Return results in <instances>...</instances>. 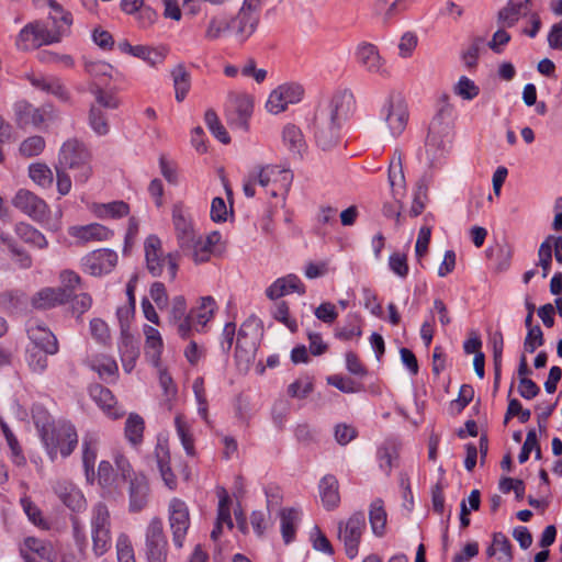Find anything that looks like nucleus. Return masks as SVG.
I'll use <instances>...</instances> for the list:
<instances>
[{
  "label": "nucleus",
  "instance_id": "nucleus-1",
  "mask_svg": "<svg viewBox=\"0 0 562 562\" xmlns=\"http://www.w3.org/2000/svg\"><path fill=\"white\" fill-rule=\"evenodd\" d=\"M355 97L348 90L339 91L330 101L319 106L314 115V135L316 144L323 150L334 148L340 139V128L352 113Z\"/></svg>",
  "mask_w": 562,
  "mask_h": 562
},
{
  "label": "nucleus",
  "instance_id": "nucleus-2",
  "mask_svg": "<svg viewBox=\"0 0 562 562\" xmlns=\"http://www.w3.org/2000/svg\"><path fill=\"white\" fill-rule=\"evenodd\" d=\"M48 5L50 10L47 24L29 23L21 30L16 38V45L21 49L27 50L44 44L57 43L69 33L72 23L70 13L65 12L56 1L49 0Z\"/></svg>",
  "mask_w": 562,
  "mask_h": 562
},
{
  "label": "nucleus",
  "instance_id": "nucleus-3",
  "mask_svg": "<svg viewBox=\"0 0 562 562\" xmlns=\"http://www.w3.org/2000/svg\"><path fill=\"white\" fill-rule=\"evenodd\" d=\"M440 102L441 105L429 125L425 144L430 165H435L445 156L448 150V145L450 144V128L447 123H443V120L451 113L449 95L442 94Z\"/></svg>",
  "mask_w": 562,
  "mask_h": 562
},
{
  "label": "nucleus",
  "instance_id": "nucleus-4",
  "mask_svg": "<svg viewBox=\"0 0 562 562\" xmlns=\"http://www.w3.org/2000/svg\"><path fill=\"white\" fill-rule=\"evenodd\" d=\"M56 167L74 171L75 181L86 183L92 175L91 153L81 140L69 138L59 149Z\"/></svg>",
  "mask_w": 562,
  "mask_h": 562
},
{
  "label": "nucleus",
  "instance_id": "nucleus-5",
  "mask_svg": "<svg viewBox=\"0 0 562 562\" xmlns=\"http://www.w3.org/2000/svg\"><path fill=\"white\" fill-rule=\"evenodd\" d=\"M40 434L52 461L57 458L58 452L64 458L70 456L78 443V435L71 424H44Z\"/></svg>",
  "mask_w": 562,
  "mask_h": 562
},
{
  "label": "nucleus",
  "instance_id": "nucleus-6",
  "mask_svg": "<svg viewBox=\"0 0 562 562\" xmlns=\"http://www.w3.org/2000/svg\"><path fill=\"white\" fill-rule=\"evenodd\" d=\"M383 122V134L394 139L406 128L409 113L405 99L400 93H391L380 112Z\"/></svg>",
  "mask_w": 562,
  "mask_h": 562
},
{
  "label": "nucleus",
  "instance_id": "nucleus-7",
  "mask_svg": "<svg viewBox=\"0 0 562 562\" xmlns=\"http://www.w3.org/2000/svg\"><path fill=\"white\" fill-rule=\"evenodd\" d=\"M146 268L153 277H160L165 266L169 280L173 281L178 272V258L179 251L169 252L164 255L161 249V241L156 235H149L144 244Z\"/></svg>",
  "mask_w": 562,
  "mask_h": 562
},
{
  "label": "nucleus",
  "instance_id": "nucleus-8",
  "mask_svg": "<svg viewBox=\"0 0 562 562\" xmlns=\"http://www.w3.org/2000/svg\"><path fill=\"white\" fill-rule=\"evenodd\" d=\"M92 550L97 557L103 555L112 546L111 517L108 506L99 502L91 510Z\"/></svg>",
  "mask_w": 562,
  "mask_h": 562
},
{
  "label": "nucleus",
  "instance_id": "nucleus-9",
  "mask_svg": "<svg viewBox=\"0 0 562 562\" xmlns=\"http://www.w3.org/2000/svg\"><path fill=\"white\" fill-rule=\"evenodd\" d=\"M145 552L148 562H167L168 541L159 517H153L146 527Z\"/></svg>",
  "mask_w": 562,
  "mask_h": 562
},
{
  "label": "nucleus",
  "instance_id": "nucleus-10",
  "mask_svg": "<svg viewBox=\"0 0 562 562\" xmlns=\"http://www.w3.org/2000/svg\"><path fill=\"white\" fill-rule=\"evenodd\" d=\"M14 113L20 125L32 124L40 127L46 122L59 120V113L52 103L35 108L27 101H19L14 104Z\"/></svg>",
  "mask_w": 562,
  "mask_h": 562
},
{
  "label": "nucleus",
  "instance_id": "nucleus-11",
  "mask_svg": "<svg viewBox=\"0 0 562 562\" xmlns=\"http://www.w3.org/2000/svg\"><path fill=\"white\" fill-rule=\"evenodd\" d=\"M366 529V516L363 512H356L347 521L338 524L339 539L345 544L348 558L353 559L358 554L362 532Z\"/></svg>",
  "mask_w": 562,
  "mask_h": 562
},
{
  "label": "nucleus",
  "instance_id": "nucleus-12",
  "mask_svg": "<svg viewBox=\"0 0 562 562\" xmlns=\"http://www.w3.org/2000/svg\"><path fill=\"white\" fill-rule=\"evenodd\" d=\"M168 521L172 533V542L182 548L190 527V513L187 504L180 498H172L168 505Z\"/></svg>",
  "mask_w": 562,
  "mask_h": 562
},
{
  "label": "nucleus",
  "instance_id": "nucleus-13",
  "mask_svg": "<svg viewBox=\"0 0 562 562\" xmlns=\"http://www.w3.org/2000/svg\"><path fill=\"white\" fill-rule=\"evenodd\" d=\"M12 204L34 221L43 223L48 218V206L45 201L26 189H20L15 193Z\"/></svg>",
  "mask_w": 562,
  "mask_h": 562
},
{
  "label": "nucleus",
  "instance_id": "nucleus-14",
  "mask_svg": "<svg viewBox=\"0 0 562 562\" xmlns=\"http://www.w3.org/2000/svg\"><path fill=\"white\" fill-rule=\"evenodd\" d=\"M302 95L303 88L300 85H282L270 93L266 108L270 113L279 114L289 104L299 102Z\"/></svg>",
  "mask_w": 562,
  "mask_h": 562
},
{
  "label": "nucleus",
  "instance_id": "nucleus-15",
  "mask_svg": "<svg viewBox=\"0 0 562 562\" xmlns=\"http://www.w3.org/2000/svg\"><path fill=\"white\" fill-rule=\"evenodd\" d=\"M172 225L178 247L181 245L188 246V243L192 241V238L199 234L194 228L191 214L181 202L172 206Z\"/></svg>",
  "mask_w": 562,
  "mask_h": 562
},
{
  "label": "nucleus",
  "instance_id": "nucleus-16",
  "mask_svg": "<svg viewBox=\"0 0 562 562\" xmlns=\"http://www.w3.org/2000/svg\"><path fill=\"white\" fill-rule=\"evenodd\" d=\"M117 262V255L111 249L94 250L82 258L83 270L99 277L109 273Z\"/></svg>",
  "mask_w": 562,
  "mask_h": 562
},
{
  "label": "nucleus",
  "instance_id": "nucleus-17",
  "mask_svg": "<svg viewBox=\"0 0 562 562\" xmlns=\"http://www.w3.org/2000/svg\"><path fill=\"white\" fill-rule=\"evenodd\" d=\"M29 80L34 88L53 94L64 103H72L71 93L60 78L55 76H30Z\"/></svg>",
  "mask_w": 562,
  "mask_h": 562
},
{
  "label": "nucleus",
  "instance_id": "nucleus-18",
  "mask_svg": "<svg viewBox=\"0 0 562 562\" xmlns=\"http://www.w3.org/2000/svg\"><path fill=\"white\" fill-rule=\"evenodd\" d=\"M149 501V485L143 474H136L130 479L128 485V510L131 513L142 512Z\"/></svg>",
  "mask_w": 562,
  "mask_h": 562
},
{
  "label": "nucleus",
  "instance_id": "nucleus-19",
  "mask_svg": "<svg viewBox=\"0 0 562 562\" xmlns=\"http://www.w3.org/2000/svg\"><path fill=\"white\" fill-rule=\"evenodd\" d=\"M356 59L368 72L384 76V60L380 56L378 47L370 43H362L357 47Z\"/></svg>",
  "mask_w": 562,
  "mask_h": 562
},
{
  "label": "nucleus",
  "instance_id": "nucleus-20",
  "mask_svg": "<svg viewBox=\"0 0 562 562\" xmlns=\"http://www.w3.org/2000/svg\"><path fill=\"white\" fill-rule=\"evenodd\" d=\"M27 335L35 347L40 348L44 353L55 355L58 352L57 338L43 323H30Z\"/></svg>",
  "mask_w": 562,
  "mask_h": 562
},
{
  "label": "nucleus",
  "instance_id": "nucleus-21",
  "mask_svg": "<svg viewBox=\"0 0 562 562\" xmlns=\"http://www.w3.org/2000/svg\"><path fill=\"white\" fill-rule=\"evenodd\" d=\"M306 291L304 283L296 274H288L282 278H278L266 290L268 299L274 301L289 293L304 294Z\"/></svg>",
  "mask_w": 562,
  "mask_h": 562
},
{
  "label": "nucleus",
  "instance_id": "nucleus-22",
  "mask_svg": "<svg viewBox=\"0 0 562 562\" xmlns=\"http://www.w3.org/2000/svg\"><path fill=\"white\" fill-rule=\"evenodd\" d=\"M531 0H508L497 12V23L503 27H513L521 16L528 15Z\"/></svg>",
  "mask_w": 562,
  "mask_h": 562
},
{
  "label": "nucleus",
  "instance_id": "nucleus-23",
  "mask_svg": "<svg viewBox=\"0 0 562 562\" xmlns=\"http://www.w3.org/2000/svg\"><path fill=\"white\" fill-rule=\"evenodd\" d=\"M256 352H257L256 342L248 340L244 330L240 329L237 335L236 350H235L236 366L240 372L247 373L249 371L250 366L255 360Z\"/></svg>",
  "mask_w": 562,
  "mask_h": 562
},
{
  "label": "nucleus",
  "instance_id": "nucleus-24",
  "mask_svg": "<svg viewBox=\"0 0 562 562\" xmlns=\"http://www.w3.org/2000/svg\"><path fill=\"white\" fill-rule=\"evenodd\" d=\"M58 498L72 512L86 509L87 502L82 492L70 482H58L55 486Z\"/></svg>",
  "mask_w": 562,
  "mask_h": 562
},
{
  "label": "nucleus",
  "instance_id": "nucleus-25",
  "mask_svg": "<svg viewBox=\"0 0 562 562\" xmlns=\"http://www.w3.org/2000/svg\"><path fill=\"white\" fill-rule=\"evenodd\" d=\"M233 112L236 117H231L233 124L246 131L248 128V120L252 114L254 102L247 94H229Z\"/></svg>",
  "mask_w": 562,
  "mask_h": 562
},
{
  "label": "nucleus",
  "instance_id": "nucleus-26",
  "mask_svg": "<svg viewBox=\"0 0 562 562\" xmlns=\"http://www.w3.org/2000/svg\"><path fill=\"white\" fill-rule=\"evenodd\" d=\"M89 393L97 405L112 418L117 419L124 415V412H119L116 408L115 397L108 387L93 384L90 386Z\"/></svg>",
  "mask_w": 562,
  "mask_h": 562
},
{
  "label": "nucleus",
  "instance_id": "nucleus-27",
  "mask_svg": "<svg viewBox=\"0 0 562 562\" xmlns=\"http://www.w3.org/2000/svg\"><path fill=\"white\" fill-rule=\"evenodd\" d=\"M160 476L170 490L176 488L177 479L170 468V452L166 441H158L154 451Z\"/></svg>",
  "mask_w": 562,
  "mask_h": 562
},
{
  "label": "nucleus",
  "instance_id": "nucleus-28",
  "mask_svg": "<svg viewBox=\"0 0 562 562\" xmlns=\"http://www.w3.org/2000/svg\"><path fill=\"white\" fill-rule=\"evenodd\" d=\"M188 244V246H179V251L183 256L191 258L194 263H204L211 259L212 250L205 244L204 236L198 234Z\"/></svg>",
  "mask_w": 562,
  "mask_h": 562
},
{
  "label": "nucleus",
  "instance_id": "nucleus-29",
  "mask_svg": "<svg viewBox=\"0 0 562 562\" xmlns=\"http://www.w3.org/2000/svg\"><path fill=\"white\" fill-rule=\"evenodd\" d=\"M69 235L87 243L90 240H105L112 235V232L99 223H92L85 226L70 227Z\"/></svg>",
  "mask_w": 562,
  "mask_h": 562
},
{
  "label": "nucleus",
  "instance_id": "nucleus-30",
  "mask_svg": "<svg viewBox=\"0 0 562 562\" xmlns=\"http://www.w3.org/2000/svg\"><path fill=\"white\" fill-rule=\"evenodd\" d=\"M60 286H57L63 301L70 302L78 291L83 290V283L78 273L72 270H63L59 274Z\"/></svg>",
  "mask_w": 562,
  "mask_h": 562
},
{
  "label": "nucleus",
  "instance_id": "nucleus-31",
  "mask_svg": "<svg viewBox=\"0 0 562 562\" xmlns=\"http://www.w3.org/2000/svg\"><path fill=\"white\" fill-rule=\"evenodd\" d=\"M283 145L294 157H302V153L306 148V143L302 131L294 124H288L282 131Z\"/></svg>",
  "mask_w": 562,
  "mask_h": 562
},
{
  "label": "nucleus",
  "instance_id": "nucleus-32",
  "mask_svg": "<svg viewBox=\"0 0 562 562\" xmlns=\"http://www.w3.org/2000/svg\"><path fill=\"white\" fill-rule=\"evenodd\" d=\"M389 182L393 196L396 199L403 195L405 177L402 168V154L396 150L389 168Z\"/></svg>",
  "mask_w": 562,
  "mask_h": 562
},
{
  "label": "nucleus",
  "instance_id": "nucleus-33",
  "mask_svg": "<svg viewBox=\"0 0 562 562\" xmlns=\"http://www.w3.org/2000/svg\"><path fill=\"white\" fill-rule=\"evenodd\" d=\"M259 22V16H250L244 12L237 13L234 19H231L232 29L236 37L240 42H245L256 30Z\"/></svg>",
  "mask_w": 562,
  "mask_h": 562
},
{
  "label": "nucleus",
  "instance_id": "nucleus-34",
  "mask_svg": "<svg viewBox=\"0 0 562 562\" xmlns=\"http://www.w3.org/2000/svg\"><path fill=\"white\" fill-rule=\"evenodd\" d=\"M319 493L324 506L328 509L335 508L340 502L338 481L334 475L328 474L321 480Z\"/></svg>",
  "mask_w": 562,
  "mask_h": 562
},
{
  "label": "nucleus",
  "instance_id": "nucleus-35",
  "mask_svg": "<svg viewBox=\"0 0 562 562\" xmlns=\"http://www.w3.org/2000/svg\"><path fill=\"white\" fill-rule=\"evenodd\" d=\"M387 514L384 509V503L381 498L374 499L370 504L369 521L372 532L376 537H382L385 533Z\"/></svg>",
  "mask_w": 562,
  "mask_h": 562
},
{
  "label": "nucleus",
  "instance_id": "nucleus-36",
  "mask_svg": "<svg viewBox=\"0 0 562 562\" xmlns=\"http://www.w3.org/2000/svg\"><path fill=\"white\" fill-rule=\"evenodd\" d=\"M171 77L175 88V98L178 102H182L191 87V76L183 64L177 65L171 70Z\"/></svg>",
  "mask_w": 562,
  "mask_h": 562
},
{
  "label": "nucleus",
  "instance_id": "nucleus-37",
  "mask_svg": "<svg viewBox=\"0 0 562 562\" xmlns=\"http://www.w3.org/2000/svg\"><path fill=\"white\" fill-rule=\"evenodd\" d=\"M22 548L27 552L35 553L41 559H44L48 562H56L57 554L53 544L48 541L37 539L35 537H27L24 539Z\"/></svg>",
  "mask_w": 562,
  "mask_h": 562
},
{
  "label": "nucleus",
  "instance_id": "nucleus-38",
  "mask_svg": "<svg viewBox=\"0 0 562 562\" xmlns=\"http://www.w3.org/2000/svg\"><path fill=\"white\" fill-rule=\"evenodd\" d=\"M31 303L32 306L37 310H48L65 304L56 288H44L40 290L34 294Z\"/></svg>",
  "mask_w": 562,
  "mask_h": 562
},
{
  "label": "nucleus",
  "instance_id": "nucleus-39",
  "mask_svg": "<svg viewBox=\"0 0 562 562\" xmlns=\"http://www.w3.org/2000/svg\"><path fill=\"white\" fill-rule=\"evenodd\" d=\"M280 518L282 538L288 544L295 537L296 525L300 520V515L295 508H283L280 512Z\"/></svg>",
  "mask_w": 562,
  "mask_h": 562
},
{
  "label": "nucleus",
  "instance_id": "nucleus-40",
  "mask_svg": "<svg viewBox=\"0 0 562 562\" xmlns=\"http://www.w3.org/2000/svg\"><path fill=\"white\" fill-rule=\"evenodd\" d=\"M144 334L146 337V353L155 363H158L164 348L161 335L158 329L149 325L144 327Z\"/></svg>",
  "mask_w": 562,
  "mask_h": 562
},
{
  "label": "nucleus",
  "instance_id": "nucleus-41",
  "mask_svg": "<svg viewBox=\"0 0 562 562\" xmlns=\"http://www.w3.org/2000/svg\"><path fill=\"white\" fill-rule=\"evenodd\" d=\"M15 233L23 241L40 249H44L48 245L45 236L40 231L26 223L16 224Z\"/></svg>",
  "mask_w": 562,
  "mask_h": 562
},
{
  "label": "nucleus",
  "instance_id": "nucleus-42",
  "mask_svg": "<svg viewBox=\"0 0 562 562\" xmlns=\"http://www.w3.org/2000/svg\"><path fill=\"white\" fill-rule=\"evenodd\" d=\"M281 176L282 181L290 182L292 179V175L288 169H280L279 166L268 165L258 170L255 176V180L261 187H267L271 181H277V177Z\"/></svg>",
  "mask_w": 562,
  "mask_h": 562
},
{
  "label": "nucleus",
  "instance_id": "nucleus-43",
  "mask_svg": "<svg viewBox=\"0 0 562 562\" xmlns=\"http://www.w3.org/2000/svg\"><path fill=\"white\" fill-rule=\"evenodd\" d=\"M89 91L95 99L93 104L100 109L115 110L121 104L120 99L112 91H105L97 83H91Z\"/></svg>",
  "mask_w": 562,
  "mask_h": 562
},
{
  "label": "nucleus",
  "instance_id": "nucleus-44",
  "mask_svg": "<svg viewBox=\"0 0 562 562\" xmlns=\"http://www.w3.org/2000/svg\"><path fill=\"white\" fill-rule=\"evenodd\" d=\"M93 211L100 218H121L128 215L130 206L124 201H113L105 204H97Z\"/></svg>",
  "mask_w": 562,
  "mask_h": 562
},
{
  "label": "nucleus",
  "instance_id": "nucleus-45",
  "mask_svg": "<svg viewBox=\"0 0 562 562\" xmlns=\"http://www.w3.org/2000/svg\"><path fill=\"white\" fill-rule=\"evenodd\" d=\"M145 423L138 414H131L125 422V437L132 445H138L143 440Z\"/></svg>",
  "mask_w": 562,
  "mask_h": 562
},
{
  "label": "nucleus",
  "instance_id": "nucleus-46",
  "mask_svg": "<svg viewBox=\"0 0 562 562\" xmlns=\"http://www.w3.org/2000/svg\"><path fill=\"white\" fill-rule=\"evenodd\" d=\"M231 29L232 23L229 19L223 15H213L207 23L204 37L207 41H215L231 31Z\"/></svg>",
  "mask_w": 562,
  "mask_h": 562
},
{
  "label": "nucleus",
  "instance_id": "nucleus-47",
  "mask_svg": "<svg viewBox=\"0 0 562 562\" xmlns=\"http://www.w3.org/2000/svg\"><path fill=\"white\" fill-rule=\"evenodd\" d=\"M175 425L177 429L178 437L187 452L188 456L193 457L195 454L194 450V439L188 423L183 419L181 415H177L175 418Z\"/></svg>",
  "mask_w": 562,
  "mask_h": 562
},
{
  "label": "nucleus",
  "instance_id": "nucleus-48",
  "mask_svg": "<svg viewBox=\"0 0 562 562\" xmlns=\"http://www.w3.org/2000/svg\"><path fill=\"white\" fill-rule=\"evenodd\" d=\"M89 125L93 132L100 136L106 135L110 132L108 117L102 109L91 104L89 109Z\"/></svg>",
  "mask_w": 562,
  "mask_h": 562
},
{
  "label": "nucleus",
  "instance_id": "nucleus-49",
  "mask_svg": "<svg viewBox=\"0 0 562 562\" xmlns=\"http://www.w3.org/2000/svg\"><path fill=\"white\" fill-rule=\"evenodd\" d=\"M167 55L165 47L154 48L145 45H136V52L134 57L145 60L151 67L161 64Z\"/></svg>",
  "mask_w": 562,
  "mask_h": 562
},
{
  "label": "nucleus",
  "instance_id": "nucleus-50",
  "mask_svg": "<svg viewBox=\"0 0 562 562\" xmlns=\"http://www.w3.org/2000/svg\"><path fill=\"white\" fill-rule=\"evenodd\" d=\"M29 176L30 178L43 188H48L52 186L54 176L52 169L42 162L32 164L29 167Z\"/></svg>",
  "mask_w": 562,
  "mask_h": 562
},
{
  "label": "nucleus",
  "instance_id": "nucleus-51",
  "mask_svg": "<svg viewBox=\"0 0 562 562\" xmlns=\"http://www.w3.org/2000/svg\"><path fill=\"white\" fill-rule=\"evenodd\" d=\"M204 122L211 133L223 144L231 142L229 135L223 124L220 122L216 112L213 109H209L204 114Z\"/></svg>",
  "mask_w": 562,
  "mask_h": 562
},
{
  "label": "nucleus",
  "instance_id": "nucleus-52",
  "mask_svg": "<svg viewBox=\"0 0 562 562\" xmlns=\"http://www.w3.org/2000/svg\"><path fill=\"white\" fill-rule=\"evenodd\" d=\"M82 462L86 471L87 479L90 480V474H94V463L97 460V442L93 438L85 437L82 441Z\"/></svg>",
  "mask_w": 562,
  "mask_h": 562
},
{
  "label": "nucleus",
  "instance_id": "nucleus-53",
  "mask_svg": "<svg viewBox=\"0 0 562 562\" xmlns=\"http://www.w3.org/2000/svg\"><path fill=\"white\" fill-rule=\"evenodd\" d=\"M484 43L485 41L483 37L475 36L461 53V59L468 68H473L477 65L480 52L484 47Z\"/></svg>",
  "mask_w": 562,
  "mask_h": 562
},
{
  "label": "nucleus",
  "instance_id": "nucleus-54",
  "mask_svg": "<svg viewBox=\"0 0 562 562\" xmlns=\"http://www.w3.org/2000/svg\"><path fill=\"white\" fill-rule=\"evenodd\" d=\"M21 505L30 521L43 530L49 529V522L43 517L41 509L30 498H22Z\"/></svg>",
  "mask_w": 562,
  "mask_h": 562
},
{
  "label": "nucleus",
  "instance_id": "nucleus-55",
  "mask_svg": "<svg viewBox=\"0 0 562 562\" xmlns=\"http://www.w3.org/2000/svg\"><path fill=\"white\" fill-rule=\"evenodd\" d=\"M554 236H548L538 249L539 261L538 265L542 268V278H547L552 262V240Z\"/></svg>",
  "mask_w": 562,
  "mask_h": 562
},
{
  "label": "nucleus",
  "instance_id": "nucleus-56",
  "mask_svg": "<svg viewBox=\"0 0 562 562\" xmlns=\"http://www.w3.org/2000/svg\"><path fill=\"white\" fill-rule=\"evenodd\" d=\"M362 335V330L360 327V321L356 315L348 316V324L338 327L335 331V336L340 340H349L352 337H360Z\"/></svg>",
  "mask_w": 562,
  "mask_h": 562
},
{
  "label": "nucleus",
  "instance_id": "nucleus-57",
  "mask_svg": "<svg viewBox=\"0 0 562 562\" xmlns=\"http://www.w3.org/2000/svg\"><path fill=\"white\" fill-rule=\"evenodd\" d=\"M45 148V139L42 136L34 135L24 139L20 145V153L25 157L40 155Z\"/></svg>",
  "mask_w": 562,
  "mask_h": 562
},
{
  "label": "nucleus",
  "instance_id": "nucleus-58",
  "mask_svg": "<svg viewBox=\"0 0 562 562\" xmlns=\"http://www.w3.org/2000/svg\"><path fill=\"white\" fill-rule=\"evenodd\" d=\"M457 95H460L464 100H473L479 95L480 89L473 80L465 76H462L453 88Z\"/></svg>",
  "mask_w": 562,
  "mask_h": 562
},
{
  "label": "nucleus",
  "instance_id": "nucleus-59",
  "mask_svg": "<svg viewBox=\"0 0 562 562\" xmlns=\"http://www.w3.org/2000/svg\"><path fill=\"white\" fill-rule=\"evenodd\" d=\"M389 267L397 277L406 278L408 274L407 256L401 252H393L389 258Z\"/></svg>",
  "mask_w": 562,
  "mask_h": 562
},
{
  "label": "nucleus",
  "instance_id": "nucleus-60",
  "mask_svg": "<svg viewBox=\"0 0 562 562\" xmlns=\"http://www.w3.org/2000/svg\"><path fill=\"white\" fill-rule=\"evenodd\" d=\"M187 302L184 296L177 295L171 301V308L169 311V323L177 324L187 316Z\"/></svg>",
  "mask_w": 562,
  "mask_h": 562
},
{
  "label": "nucleus",
  "instance_id": "nucleus-61",
  "mask_svg": "<svg viewBox=\"0 0 562 562\" xmlns=\"http://www.w3.org/2000/svg\"><path fill=\"white\" fill-rule=\"evenodd\" d=\"M327 383L348 394L359 391L358 384L352 379L339 374L328 376Z\"/></svg>",
  "mask_w": 562,
  "mask_h": 562
},
{
  "label": "nucleus",
  "instance_id": "nucleus-62",
  "mask_svg": "<svg viewBox=\"0 0 562 562\" xmlns=\"http://www.w3.org/2000/svg\"><path fill=\"white\" fill-rule=\"evenodd\" d=\"M544 344L543 333L539 325L530 327L524 341V348L527 352L532 353L536 349Z\"/></svg>",
  "mask_w": 562,
  "mask_h": 562
},
{
  "label": "nucleus",
  "instance_id": "nucleus-63",
  "mask_svg": "<svg viewBox=\"0 0 562 562\" xmlns=\"http://www.w3.org/2000/svg\"><path fill=\"white\" fill-rule=\"evenodd\" d=\"M23 294L19 291L8 290L0 293V307L4 311L16 310L22 304Z\"/></svg>",
  "mask_w": 562,
  "mask_h": 562
},
{
  "label": "nucleus",
  "instance_id": "nucleus-64",
  "mask_svg": "<svg viewBox=\"0 0 562 562\" xmlns=\"http://www.w3.org/2000/svg\"><path fill=\"white\" fill-rule=\"evenodd\" d=\"M378 459L380 461V468L389 474L392 468L396 465L397 453L395 448H380L378 451Z\"/></svg>",
  "mask_w": 562,
  "mask_h": 562
}]
</instances>
